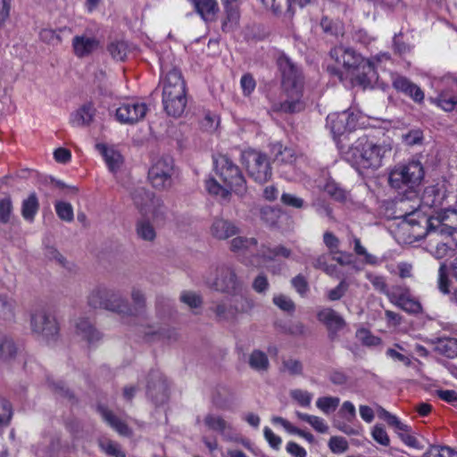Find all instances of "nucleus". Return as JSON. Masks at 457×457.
<instances>
[{"label":"nucleus","instance_id":"de8ad7c7","mask_svg":"<svg viewBox=\"0 0 457 457\" xmlns=\"http://www.w3.org/2000/svg\"><path fill=\"white\" fill-rule=\"evenodd\" d=\"M324 190L328 195L339 202H344L347 197L346 192L334 181L328 182L325 185Z\"/></svg>","mask_w":457,"mask_h":457},{"label":"nucleus","instance_id":"a878e982","mask_svg":"<svg viewBox=\"0 0 457 457\" xmlns=\"http://www.w3.org/2000/svg\"><path fill=\"white\" fill-rule=\"evenodd\" d=\"M96 115V109L91 103L83 104L71 114V123L75 127L88 126Z\"/></svg>","mask_w":457,"mask_h":457},{"label":"nucleus","instance_id":"09e8293b","mask_svg":"<svg viewBox=\"0 0 457 457\" xmlns=\"http://www.w3.org/2000/svg\"><path fill=\"white\" fill-rule=\"evenodd\" d=\"M55 211L61 220L68 222L73 220V208L71 204L61 201L56 202Z\"/></svg>","mask_w":457,"mask_h":457},{"label":"nucleus","instance_id":"6ab92c4d","mask_svg":"<svg viewBox=\"0 0 457 457\" xmlns=\"http://www.w3.org/2000/svg\"><path fill=\"white\" fill-rule=\"evenodd\" d=\"M292 254V251L282 245H276L273 248L267 247L266 245H262L257 251V253L253 256L252 260L249 261V264L258 266L260 265V262H258L259 259H262L263 261H272L277 257H283V258H290Z\"/></svg>","mask_w":457,"mask_h":457},{"label":"nucleus","instance_id":"f8f14e48","mask_svg":"<svg viewBox=\"0 0 457 457\" xmlns=\"http://www.w3.org/2000/svg\"><path fill=\"white\" fill-rule=\"evenodd\" d=\"M131 197L135 205L142 212H152L154 216L164 213L163 202L156 197L153 192L143 187L135 188Z\"/></svg>","mask_w":457,"mask_h":457},{"label":"nucleus","instance_id":"cd10ccee","mask_svg":"<svg viewBox=\"0 0 457 457\" xmlns=\"http://www.w3.org/2000/svg\"><path fill=\"white\" fill-rule=\"evenodd\" d=\"M248 364L251 369L258 372H265L270 368V361L267 354L258 349L253 350L249 354Z\"/></svg>","mask_w":457,"mask_h":457},{"label":"nucleus","instance_id":"4468645a","mask_svg":"<svg viewBox=\"0 0 457 457\" xmlns=\"http://www.w3.org/2000/svg\"><path fill=\"white\" fill-rule=\"evenodd\" d=\"M330 57L338 64L345 69L349 75L353 71L356 70L360 64L365 60L361 54H357L353 48L344 46H337L329 52Z\"/></svg>","mask_w":457,"mask_h":457},{"label":"nucleus","instance_id":"13d9d810","mask_svg":"<svg viewBox=\"0 0 457 457\" xmlns=\"http://www.w3.org/2000/svg\"><path fill=\"white\" fill-rule=\"evenodd\" d=\"M328 447L334 453H343L348 449V443L342 436H332L328 441Z\"/></svg>","mask_w":457,"mask_h":457},{"label":"nucleus","instance_id":"6e6552de","mask_svg":"<svg viewBox=\"0 0 457 457\" xmlns=\"http://www.w3.org/2000/svg\"><path fill=\"white\" fill-rule=\"evenodd\" d=\"M214 163L216 173L225 186L237 195H245L247 191L246 181L238 166L227 155H220Z\"/></svg>","mask_w":457,"mask_h":457},{"label":"nucleus","instance_id":"412c9836","mask_svg":"<svg viewBox=\"0 0 457 457\" xmlns=\"http://www.w3.org/2000/svg\"><path fill=\"white\" fill-rule=\"evenodd\" d=\"M239 232L238 228L230 220L215 219L211 227L212 235L220 240L227 239Z\"/></svg>","mask_w":457,"mask_h":457},{"label":"nucleus","instance_id":"ddd939ff","mask_svg":"<svg viewBox=\"0 0 457 457\" xmlns=\"http://www.w3.org/2000/svg\"><path fill=\"white\" fill-rule=\"evenodd\" d=\"M146 394L156 404L161 405L168 401V385L162 373L158 370H152L147 378Z\"/></svg>","mask_w":457,"mask_h":457},{"label":"nucleus","instance_id":"680f3d73","mask_svg":"<svg viewBox=\"0 0 457 457\" xmlns=\"http://www.w3.org/2000/svg\"><path fill=\"white\" fill-rule=\"evenodd\" d=\"M284 370L287 371L292 376L301 375L303 373V364L300 361L295 359L284 360L282 362Z\"/></svg>","mask_w":457,"mask_h":457},{"label":"nucleus","instance_id":"393cba45","mask_svg":"<svg viewBox=\"0 0 457 457\" xmlns=\"http://www.w3.org/2000/svg\"><path fill=\"white\" fill-rule=\"evenodd\" d=\"M204 424L210 429L219 432L226 440L232 438V426L222 417L208 414L204 418Z\"/></svg>","mask_w":457,"mask_h":457},{"label":"nucleus","instance_id":"bb28decb","mask_svg":"<svg viewBox=\"0 0 457 457\" xmlns=\"http://www.w3.org/2000/svg\"><path fill=\"white\" fill-rule=\"evenodd\" d=\"M435 351L447 358L457 357V339L453 337H436L433 339Z\"/></svg>","mask_w":457,"mask_h":457},{"label":"nucleus","instance_id":"0eeeda50","mask_svg":"<svg viewBox=\"0 0 457 457\" xmlns=\"http://www.w3.org/2000/svg\"><path fill=\"white\" fill-rule=\"evenodd\" d=\"M403 220L411 226L421 225L427 228V236L431 237L430 241L436 240V236H445L450 237L453 236L454 228L444 223L445 214L437 216L426 217L417 207H413L411 211H406L402 215Z\"/></svg>","mask_w":457,"mask_h":457},{"label":"nucleus","instance_id":"7ed1b4c3","mask_svg":"<svg viewBox=\"0 0 457 457\" xmlns=\"http://www.w3.org/2000/svg\"><path fill=\"white\" fill-rule=\"evenodd\" d=\"M162 104L168 115L179 117L184 112L187 99L186 82L177 68L170 70L163 79Z\"/></svg>","mask_w":457,"mask_h":457},{"label":"nucleus","instance_id":"a19ab883","mask_svg":"<svg viewBox=\"0 0 457 457\" xmlns=\"http://www.w3.org/2000/svg\"><path fill=\"white\" fill-rule=\"evenodd\" d=\"M378 415L380 419L386 420L389 426L395 428V430H406L407 428L406 424L401 422L396 416L391 414L381 406L378 408Z\"/></svg>","mask_w":457,"mask_h":457},{"label":"nucleus","instance_id":"39448f33","mask_svg":"<svg viewBox=\"0 0 457 457\" xmlns=\"http://www.w3.org/2000/svg\"><path fill=\"white\" fill-rule=\"evenodd\" d=\"M87 304L94 309H104L119 314L132 312L130 304L120 292L104 286L96 287L90 291Z\"/></svg>","mask_w":457,"mask_h":457},{"label":"nucleus","instance_id":"c85d7f7f","mask_svg":"<svg viewBox=\"0 0 457 457\" xmlns=\"http://www.w3.org/2000/svg\"><path fill=\"white\" fill-rule=\"evenodd\" d=\"M96 46L97 41L93 37H75L73 38L74 52L79 57L90 54Z\"/></svg>","mask_w":457,"mask_h":457},{"label":"nucleus","instance_id":"f704fd0d","mask_svg":"<svg viewBox=\"0 0 457 457\" xmlns=\"http://www.w3.org/2000/svg\"><path fill=\"white\" fill-rule=\"evenodd\" d=\"M219 320H228L235 318L237 309L231 304L220 302L211 307Z\"/></svg>","mask_w":457,"mask_h":457},{"label":"nucleus","instance_id":"e433bc0d","mask_svg":"<svg viewBox=\"0 0 457 457\" xmlns=\"http://www.w3.org/2000/svg\"><path fill=\"white\" fill-rule=\"evenodd\" d=\"M107 50L112 55V57L117 61H124L128 51V44L125 41H112L111 42L108 46Z\"/></svg>","mask_w":457,"mask_h":457},{"label":"nucleus","instance_id":"79ce46f5","mask_svg":"<svg viewBox=\"0 0 457 457\" xmlns=\"http://www.w3.org/2000/svg\"><path fill=\"white\" fill-rule=\"evenodd\" d=\"M423 457H457V452L448 446L431 445Z\"/></svg>","mask_w":457,"mask_h":457},{"label":"nucleus","instance_id":"473e14b6","mask_svg":"<svg viewBox=\"0 0 457 457\" xmlns=\"http://www.w3.org/2000/svg\"><path fill=\"white\" fill-rule=\"evenodd\" d=\"M136 233L138 238L153 242L156 237V231L153 224L146 220H140L136 224Z\"/></svg>","mask_w":457,"mask_h":457},{"label":"nucleus","instance_id":"b1692460","mask_svg":"<svg viewBox=\"0 0 457 457\" xmlns=\"http://www.w3.org/2000/svg\"><path fill=\"white\" fill-rule=\"evenodd\" d=\"M98 411L104 421L120 436H130L132 435V430L127 423L117 417L112 411L104 407H99Z\"/></svg>","mask_w":457,"mask_h":457},{"label":"nucleus","instance_id":"bf43d9fd","mask_svg":"<svg viewBox=\"0 0 457 457\" xmlns=\"http://www.w3.org/2000/svg\"><path fill=\"white\" fill-rule=\"evenodd\" d=\"M354 243V252L356 254L360 256H363L364 262L369 264L376 265L378 264V258L370 253H369L365 247L361 245L359 238H353Z\"/></svg>","mask_w":457,"mask_h":457},{"label":"nucleus","instance_id":"5fc2aeb1","mask_svg":"<svg viewBox=\"0 0 457 457\" xmlns=\"http://www.w3.org/2000/svg\"><path fill=\"white\" fill-rule=\"evenodd\" d=\"M411 427L407 425L406 430H396V432L406 445L415 449H421L422 445H420L418 439L411 434Z\"/></svg>","mask_w":457,"mask_h":457},{"label":"nucleus","instance_id":"774afa93","mask_svg":"<svg viewBox=\"0 0 457 457\" xmlns=\"http://www.w3.org/2000/svg\"><path fill=\"white\" fill-rule=\"evenodd\" d=\"M291 397L302 406H309L312 401V394L301 389H295L290 392Z\"/></svg>","mask_w":457,"mask_h":457},{"label":"nucleus","instance_id":"8fccbe9b","mask_svg":"<svg viewBox=\"0 0 457 457\" xmlns=\"http://www.w3.org/2000/svg\"><path fill=\"white\" fill-rule=\"evenodd\" d=\"M179 299L190 308L200 307L203 303L201 296L192 291H183L180 294Z\"/></svg>","mask_w":457,"mask_h":457},{"label":"nucleus","instance_id":"aec40b11","mask_svg":"<svg viewBox=\"0 0 457 457\" xmlns=\"http://www.w3.org/2000/svg\"><path fill=\"white\" fill-rule=\"evenodd\" d=\"M393 87L397 91L410 96L415 103L421 104L424 100L425 95L421 88L405 77L396 76L394 78Z\"/></svg>","mask_w":457,"mask_h":457},{"label":"nucleus","instance_id":"72a5a7b5","mask_svg":"<svg viewBox=\"0 0 457 457\" xmlns=\"http://www.w3.org/2000/svg\"><path fill=\"white\" fill-rule=\"evenodd\" d=\"M131 300L133 303V306L130 305L132 309L131 313H122L125 316H135L138 313L142 312L146 305V299L144 292L137 287H133L131 290Z\"/></svg>","mask_w":457,"mask_h":457},{"label":"nucleus","instance_id":"e2e57ef3","mask_svg":"<svg viewBox=\"0 0 457 457\" xmlns=\"http://www.w3.org/2000/svg\"><path fill=\"white\" fill-rule=\"evenodd\" d=\"M430 253L436 259H443L451 251V247L445 242H440L436 245H433L431 243L428 245Z\"/></svg>","mask_w":457,"mask_h":457},{"label":"nucleus","instance_id":"ea45409f","mask_svg":"<svg viewBox=\"0 0 457 457\" xmlns=\"http://www.w3.org/2000/svg\"><path fill=\"white\" fill-rule=\"evenodd\" d=\"M99 447L106 454L113 457H126L125 453L121 450L120 445L109 439H101L98 442Z\"/></svg>","mask_w":457,"mask_h":457},{"label":"nucleus","instance_id":"3c124183","mask_svg":"<svg viewBox=\"0 0 457 457\" xmlns=\"http://www.w3.org/2000/svg\"><path fill=\"white\" fill-rule=\"evenodd\" d=\"M431 101L445 112H452L457 104L454 97H446L445 94H440L436 98H431Z\"/></svg>","mask_w":457,"mask_h":457},{"label":"nucleus","instance_id":"58836bf2","mask_svg":"<svg viewBox=\"0 0 457 457\" xmlns=\"http://www.w3.org/2000/svg\"><path fill=\"white\" fill-rule=\"evenodd\" d=\"M330 253H322L316 257L312 258V266L316 270H321L326 274L332 276L336 270L337 267L335 265H329L328 262L329 261Z\"/></svg>","mask_w":457,"mask_h":457},{"label":"nucleus","instance_id":"5701e85b","mask_svg":"<svg viewBox=\"0 0 457 457\" xmlns=\"http://www.w3.org/2000/svg\"><path fill=\"white\" fill-rule=\"evenodd\" d=\"M96 148L103 155L111 172L114 173L120 168L123 163V157L117 150L102 143L96 144Z\"/></svg>","mask_w":457,"mask_h":457},{"label":"nucleus","instance_id":"6e6d98bb","mask_svg":"<svg viewBox=\"0 0 457 457\" xmlns=\"http://www.w3.org/2000/svg\"><path fill=\"white\" fill-rule=\"evenodd\" d=\"M206 189L212 195H220L222 198H227L230 193L218 183L214 179H209L206 180Z\"/></svg>","mask_w":457,"mask_h":457},{"label":"nucleus","instance_id":"7c9ffc66","mask_svg":"<svg viewBox=\"0 0 457 457\" xmlns=\"http://www.w3.org/2000/svg\"><path fill=\"white\" fill-rule=\"evenodd\" d=\"M195 6L197 13L201 15L204 20H208L210 16L214 15L218 10L217 0H190Z\"/></svg>","mask_w":457,"mask_h":457},{"label":"nucleus","instance_id":"423d86ee","mask_svg":"<svg viewBox=\"0 0 457 457\" xmlns=\"http://www.w3.org/2000/svg\"><path fill=\"white\" fill-rule=\"evenodd\" d=\"M205 284L212 289L228 294H237L242 288V282L237 278L232 266L220 264L211 270L204 277Z\"/></svg>","mask_w":457,"mask_h":457},{"label":"nucleus","instance_id":"f3484780","mask_svg":"<svg viewBox=\"0 0 457 457\" xmlns=\"http://www.w3.org/2000/svg\"><path fill=\"white\" fill-rule=\"evenodd\" d=\"M147 110L145 104L130 101L122 104L116 110V118L121 123L132 124L144 119Z\"/></svg>","mask_w":457,"mask_h":457},{"label":"nucleus","instance_id":"69168bd1","mask_svg":"<svg viewBox=\"0 0 457 457\" xmlns=\"http://www.w3.org/2000/svg\"><path fill=\"white\" fill-rule=\"evenodd\" d=\"M373 439L378 444L388 446L390 444L389 436L381 425H375L371 432Z\"/></svg>","mask_w":457,"mask_h":457},{"label":"nucleus","instance_id":"20e7f679","mask_svg":"<svg viewBox=\"0 0 457 457\" xmlns=\"http://www.w3.org/2000/svg\"><path fill=\"white\" fill-rule=\"evenodd\" d=\"M424 178V170L420 162H411L395 167L389 173V185L396 190H403V197L420 205L417 187Z\"/></svg>","mask_w":457,"mask_h":457},{"label":"nucleus","instance_id":"2f4dec72","mask_svg":"<svg viewBox=\"0 0 457 457\" xmlns=\"http://www.w3.org/2000/svg\"><path fill=\"white\" fill-rule=\"evenodd\" d=\"M39 209V203L35 193H32L29 197L22 202L21 214L23 218L29 221H32L36 213Z\"/></svg>","mask_w":457,"mask_h":457},{"label":"nucleus","instance_id":"603ef678","mask_svg":"<svg viewBox=\"0 0 457 457\" xmlns=\"http://www.w3.org/2000/svg\"><path fill=\"white\" fill-rule=\"evenodd\" d=\"M410 295L411 294L409 287L405 286H395L391 290H389V295H386V296L392 303L396 304L402 300V298Z\"/></svg>","mask_w":457,"mask_h":457},{"label":"nucleus","instance_id":"9d476101","mask_svg":"<svg viewBox=\"0 0 457 457\" xmlns=\"http://www.w3.org/2000/svg\"><path fill=\"white\" fill-rule=\"evenodd\" d=\"M242 161L249 176L254 181L263 184L270 179L272 175L271 167L266 154L250 149L243 153Z\"/></svg>","mask_w":457,"mask_h":457},{"label":"nucleus","instance_id":"864d4df0","mask_svg":"<svg viewBox=\"0 0 457 457\" xmlns=\"http://www.w3.org/2000/svg\"><path fill=\"white\" fill-rule=\"evenodd\" d=\"M13 306L11 299L0 295V319L11 320L13 317Z\"/></svg>","mask_w":457,"mask_h":457},{"label":"nucleus","instance_id":"4d7b16f0","mask_svg":"<svg viewBox=\"0 0 457 457\" xmlns=\"http://www.w3.org/2000/svg\"><path fill=\"white\" fill-rule=\"evenodd\" d=\"M449 285L450 280L447 275V266L445 263L442 262L438 270V288L442 293L448 294L450 292Z\"/></svg>","mask_w":457,"mask_h":457},{"label":"nucleus","instance_id":"f257e3e1","mask_svg":"<svg viewBox=\"0 0 457 457\" xmlns=\"http://www.w3.org/2000/svg\"><path fill=\"white\" fill-rule=\"evenodd\" d=\"M278 65L282 75V89L285 98L280 103V111L293 113L303 109L302 101L303 79L298 66L286 55L278 59Z\"/></svg>","mask_w":457,"mask_h":457},{"label":"nucleus","instance_id":"c756f323","mask_svg":"<svg viewBox=\"0 0 457 457\" xmlns=\"http://www.w3.org/2000/svg\"><path fill=\"white\" fill-rule=\"evenodd\" d=\"M257 245L258 241L254 237H237L233 238L230 243V250L235 253L245 254L253 249H255Z\"/></svg>","mask_w":457,"mask_h":457},{"label":"nucleus","instance_id":"338daca9","mask_svg":"<svg viewBox=\"0 0 457 457\" xmlns=\"http://www.w3.org/2000/svg\"><path fill=\"white\" fill-rule=\"evenodd\" d=\"M323 242L328 248L330 254H337L339 253V239L332 232L326 231L323 234Z\"/></svg>","mask_w":457,"mask_h":457},{"label":"nucleus","instance_id":"c9c22d12","mask_svg":"<svg viewBox=\"0 0 457 457\" xmlns=\"http://www.w3.org/2000/svg\"><path fill=\"white\" fill-rule=\"evenodd\" d=\"M18 353V347L13 340L8 337H0V359L11 360Z\"/></svg>","mask_w":457,"mask_h":457},{"label":"nucleus","instance_id":"4c0bfd02","mask_svg":"<svg viewBox=\"0 0 457 457\" xmlns=\"http://www.w3.org/2000/svg\"><path fill=\"white\" fill-rule=\"evenodd\" d=\"M395 305L400 307L402 310L408 313L418 314L422 312V306L419 300L412 296V295H407L397 303Z\"/></svg>","mask_w":457,"mask_h":457},{"label":"nucleus","instance_id":"a18cd8bd","mask_svg":"<svg viewBox=\"0 0 457 457\" xmlns=\"http://www.w3.org/2000/svg\"><path fill=\"white\" fill-rule=\"evenodd\" d=\"M339 398L332 396L320 397L316 401V405L325 413L335 411L339 404Z\"/></svg>","mask_w":457,"mask_h":457},{"label":"nucleus","instance_id":"c03bdc74","mask_svg":"<svg viewBox=\"0 0 457 457\" xmlns=\"http://www.w3.org/2000/svg\"><path fill=\"white\" fill-rule=\"evenodd\" d=\"M273 150L276 151L275 159L281 162H293L295 160V153L292 149L285 147L277 143L273 145Z\"/></svg>","mask_w":457,"mask_h":457},{"label":"nucleus","instance_id":"37998d69","mask_svg":"<svg viewBox=\"0 0 457 457\" xmlns=\"http://www.w3.org/2000/svg\"><path fill=\"white\" fill-rule=\"evenodd\" d=\"M366 278L377 291L386 295H389V288L387 287L385 277L376 275L371 272H367Z\"/></svg>","mask_w":457,"mask_h":457},{"label":"nucleus","instance_id":"a211bd4d","mask_svg":"<svg viewBox=\"0 0 457 457\" xmlns=\"http://www.w3.org/2000/svg\"><path fill=\"white\" fill-rule=\"evenodd\" d=\"M352 83L354 86H360L362 88L370 87L376 79V71L370 61L364 60L356 70L353 71L349 75Z\"/></svg>","mask_w":457,"mask_h":457},{"label":"nucleus","instance_id":"2eb2a0df","mask_svg":"<svg viewBox=\"0 0 457 457\" xmlns=\"http://www.w3.org/2000/svg\"><path fill=\"white\" fill-rule=\"evenodd\" d=\"M327 126L334 136H341L355 128L356 116L349 110L330 113L327 117Z\"/></svg>","mask_w":457,"mask_h":457},{"label":"nucleus","instance_id":"052dcab7","mask_svg":"<svg viewBox=\"0 0 457 457\" xmlns=\"http://www.w3.org/2000/svg\"><path fill=\"white\" fill-rule=\"evenodd\" d=\"M293 287L301 296H305L309 291V284L307 279L302 274H298L291 279Z\"/></svg>","mask_w":457,"mask_h":457},{"label":"nucleus","instance_id":"9b49d317","mask_svg":"<svg viewBox=\"0 0 457 457\" xmlns=\"http://www.w3.org/2000/svg\"><path fill=\"white\" fill-rule=\"evenodd\" d=\"M31 329L47 343L56 341L59 326L55 318L46 310L38 309L31 314Z\"/></svg>","mask_w":457,"mask_h":457},{"label":"nucleus","instance_id":"f03ea898","mask_svg":"<svg viewBox=\"0 0 457 457\" xmlns=\"http://www.w3.org/2000/svg\"><path fill=\"white\" fill-rule=\"evenodd\" d=\"M392 150L388 144H376L367 137H359L344 152L345 159L354 166L363 169H378L386 154Z\"/></svg>","mask_w":457,"mask_h":457},{"label":"nucleus","instance_id":"4be33fe9","mask_svg":"<svg viewBox=\"0 0 457 457\" xmlns=\"http://www.w3.org/2000/svg\"><path fill=\"white\" fill-rule=\"evenodd\" d=\"M76 333L82 339L89 344L98 341L101 338L100 332L94 327L92 322L84 317H80L75 323Z\"/></svg>","mask_w":457,"mask_h":457},{"label":"nucleus","instance_id":"49530a36","mask_svg":"<svg viewBox=\"0 0 457 457\" xmlns=\"http://www.w3.org/2000/svg\"><path fill=\"white\" fill-rule=\"evenodd\" d=\"M262 4L270 8L275 14L281 13L284 10L290 12V0H261Z\"/></svg>","mask_w":457,"mask_h":457},{"label":"nucleus","instance_id":"1a4fd4ad","mask_svg":"<svg viewBox=\"0 0 457 457\" xmlns=\"http://www.w3.org/2000/svg\"><path fill=\"white\" fill-rule=\"evenodd\" d=\"M174 175V160L170 155H163L155 160L148 171L149 181L158 190L170 189L173 185Z\"/></svg>","mask_w":457,"mask_h":457},{"label":"nucleus","instance_id":"0e129e2a","mask_svg":"<svg viewBox=\"0 0 457 457\" xmlns=\"http://www.w3.org/2000/svg\"><path fill=\"white\" fill-rule=\"evenodd\" d=\"M349 284L343 279L335 288L328 291V298L330 301L340 300L347 292Z\"/></svg>","mask_w":457,"mask_h":457},{"label":"nucleus","instance_id":"dca6fc26","mask_svg":"<svg viewBox=\"0 0 457 457\" xmlns=\"http://www.w3.org/2000/svg\"><path fill=\"white\" fill-rule=\"evenodd\" d=\"M317 319L327 328L328 337L331 341L336 340L338 332L346 326L345 319L332 308H324L320 311L317 313Z\"/></svg>","mask_w":457,"mask_h":457}]
</instances>
